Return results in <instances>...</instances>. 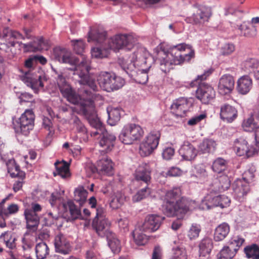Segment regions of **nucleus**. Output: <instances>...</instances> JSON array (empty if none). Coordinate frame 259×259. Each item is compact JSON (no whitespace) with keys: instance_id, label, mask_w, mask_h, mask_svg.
<instances>
[{"instance_id":"obj_51","label":"nucleus","mask_w":259,"mask_h":259,"mask_svg":"<svg viewBox=\"0 0 259 259\" xmlns=\"http://www.w3.org/2000/svg\"><path fill=\"white\" fill-rule=\"evenodd\" d=\"M238 248H231L229 246H225L218 254V259H232L235 255Z\"/></svg>"},{"instance_id":"obj_42","label":"nucleus","mask_w":259,"mask_h":259,"mask_svg":"<svg viewBox=\"0 0 259 259\" xmlns=\"http://www.w3.org/2000/svg\"><path fill=\"white\" fill-rule=\"evenodd\" d=\"M0 240L10 249H13L16 246V239L11 231H6L0 235Z\"/></svg>"},{"instance_id":"obj_38","label":"nucleus","mask_w":259,"mask_h":259,"mask_svg":"<svg viewBox=\"0 0 259 259\" xmlns=\"http://www.w3.org/2000/svg\"><path fill=\"white\" fill-rule=\"evenodd\" d=\"M56 171L54 172V175L61 176L62 178H67L69 177V165L64 161H57L55 163Z\"/></svg>"},{"instance_id":"obj_60","label":"nucleus","mask_w":259,"mask_h":259,"mask_svg":"<svg viewBox=\"0 0 259 259\" xmlns=\"http://www.w3.org/2000/svg\"><path fill=\"white\" fill-rule=\"evenodd\" d=\"M244 240L243 238L239 236H234L229 241L230 247L232 248H238L242 245Z\"/></svg>"},{"instance_id":"obj_61","label":"nucleus","mask_w":259,"mask_h":259,"mask_svg":"<svg viewBox=\"0 0 259 259\" xmlns=\"http://www.w3.org/2000/svg\"><path fill=\"white\" fill-rule=\"evenodd\" d=\"M218 206L222 208L227 207L229 206L231 200L227 196L224 195H218Z\"/></svg>"},{"instance_id":"obj_44","label":"nucleus","mask_w":259,"mask_h":259,"mask_svg":"<svg viewBox=\"0 0 259 259\" xmlns=\"http://www.w3.org/2000/svg\"><path fill=\"white\" fill-rule=\"evenodd\" d=\"M105 237L107 238L108 245L112 251L114 253L119 252L120 249L121 245L120 241L116 237L115 234L112 232Z\"/></svg>"},{"instance_id":"obj_22","label":"nucleus","mask_w":259,"mask_h":259,"mask_svg":"<svg viewBox=\"0 0 259 259\" xmlns=\"http://www.w3.org/2000/svg\"><path fill=\"white\" fill-rule=\"evenodd\" d=\"M198 150L188 141H185L179 150V153L183 159L191 161L197 155Z\"/></svg>"},{"instance_id":"obj_35","label":"nucleus","mask_w":259,"mask_h":259,"mask_svg":"<svg viewBox=\"0 0 259 259\" xmlns=\"http://www.w3.org/2000/svg\"><path fill=\"white\" fill-rule=\"evenodd\" d=\"M230 227L227 223L220 224L215 229L214 233V240L215 241H220L224 240L230 232Z\"/></svg>"},{"instance_id":"obj_46","label":"nucleus","mask_w":259,"mask_h":259,"mask_svg":"<svg viewBox=\"0 0 259 259\" xmlns=\"http://www.w3.org/2000/svg\"><path fill=\"white\" fill-rule=\"evenodd\" d=\"M35 253L37 259H44L49 253V248L44 242H40L35 246Z\"/></svg>"},{"instance_id":"obj_27","label":"nucleus","mask_w":259,"mask_h":259,"mask_svg":"<svg viewBox=\"0 0 259 259\" xmlns=\"http://www.w3.org/2000/svg\"><path fill=\"white\" fill-rule=\"evenodd\" d=\"M209 193L207 194L202 200L199 206L200 209L205 210L209 209L214 207L218 206V195L215 192L210 191V187L208 188Z\"/></svg>"},{"instance_id":"obj_2","label":"nucleus","mask_w":259,"mask_h":259,"mask_svg":"<svg viewBox=\"0 0 259 259\" xmlns=\"http://www.w3.org/2000/svg\"><path fill=\"white\" fill-rule=\"evenodd\" d=\"M156 60L160 68L164 73L168 72L173 65H180L189 62L194 57V51L190 46L185 43L173 46L166 50L163 45H160L155 49Z\"/></svg>"},{"instance_id":"obj_7","label":"nucleus","mask_w":259,"mask_h":259,"mask_svg":"<svg viewBox=\"0 0 259 259\" xmlns=\"http://www.w3.org/2000/svg\"><path fill=\"white\" fill-rule=\"evenodd\" d=\"M57 81L61 93L71 103L80 107V102H85L89 99V96H87L85 92L91 93V92L85 90L82 97H80L67 82L65 78L62 75H58Z\"/></svg>"},{"instance_id":"obj_10","label":"nucleus","mask_w":259,"mask_h":259,"mask_svg":"<svg viewBox=\"0 0 259 259\" xmlns=\"http://www.w3.org/2000/svg\"><path fill=\"white\" fill-rule=\"evenodd\" d=\"M143 128L139 124L128 123L122 128L119 135V140L124 144H132L143 136Z\"/></svg>"},{"instance_id":"obj_5","label":"nucleus","mask_w":259,"mask_h":259,"mask_svg":"<svg viewBox=\"0 0 259 259\" xmlns=\"http://www.w3.org/2000/svg\"><path fill=\"white\" fill-rule=\"evenodd\" d=\"M85 94L89 96V98L85 102H80L79 112L85 116L91 125L96 129V131L91 133L92 136H95L97 134H100L102 128H105L97 115L95 107V102L97 100H102V97L96 93L85 92Z\"/></svg>"},{"instance_id":"obj_16","label":"nucleus","mask_w":259,"mask_h":259,"mask_svg":"<svg viewBox=\"0 0 259 259\" xmlns=\"http://www.w3.org/2000/svg\"><path fill=\"white\" fill-rule=\"evenodd\" d=\"M100 133L97 134V135H100L99 145L106 152L111 151L116 139L115 135L105 128H102V131Z\"/></svg>"},{"instance_id":"obj_32","label":"nucleus","mask_w":259,"mask_h":259,"mask_svg":"<svg viewBox=\"0 0 259 259\" xmlns=\"http://www.w3.org/2000/svg\"><path fill=\"white\" fill-rule=\"evenodd\" d=\"M252 87V79L248 75H243L237 80V90L240 94H247L250 91Z\"/></svg>"},{"instance_id":"obj_37","label":"nucleus","mask_w":259,"mask_h":259,"mask_svg":"<svg viewBox=\"0 0 259 259\" xmlns=\"http://www.w3.org/2000/svg\"><path fill=\"white\" fill-rule=\"evenodd\" d=\"M217 144L212 139H204L198 145V150L201 153L213 152L216 148Z\"/></svg>"},{"instance_id":"obj_47","label":"nucleus","mask_w":259,"mask_h":259,"mask_svg":"<svg viewBox=\"0 0 259 259\" xmlns=\"http://www.w3.org/2000/svg\"><path fill=\"white\" fill-rule=\"evenodd\" d=\"M106 33L105 31L100 32L99 30H91L89 32L88 41L102 43L105 39Z\"/></svg>"},{"instance_id":"obj_3","label":"nucleus","mask_w":259,"mask_h":259,"mask_svg":"<svg viewBox=\"0 0 259 259\" xmlns=\"http://www.w3.org/2000/svg\"><path fill=\"white\" fill-rule=\"evenodd\" d=\"M181 190L180 187H174L166 192L162 209L167 217L177 215L181 218L188 211L198 207L195 201H188L181 198Z\"/></svg>"},{"instance_id":"obj_64","label":"nucleus","mask_w":259,"mask_h":259,"mask_svg":"<svg viewBox=\"0 0 259 259\" xmlns=\"http://www.w3.org/2000/svg\"><path fill=\"white\" fill-rule=\"evenodd\" d=\"M175 154V150L171 147L164 148L162 152V157L163 159L168 160H170Z\"/></svg>"},{"instance_id":"obj_25","label":"nucleus","mask_w":259,"mask_h":259,"mask_svg":"<svg viewBox=\"0 0 259 259\" xmlns=\"http://www.w3.org/2000/svg\"><path fill=\"white\" fill-rule=\"evenodd\" d=\"M231 181L225 175L220 176L215 179L209 185L210 191L222 192L227 190L230 186Z\"/></svg>"},{"instance_id":"obj_54","label":"nucleus","mask_w":259,"mask_h":259,"mask_svg":"<svg viewBox=\"0 0 259 259\" xmlns=\"http://www.w3.org/2000/svg\"><path fill=\"white\" fill-rule=\"evenodd\" d=\"M258 65V62L255 59L250 58L245 60L242 64V66L245 70L251 72L256 68Z\"/></svg>"},{"instance_id":"obj_12","label":"nucleus","mask_w":259,"mask_h":259,"mask_svg":"<svg viewBox=\"0 0 259 259\" xmlns=\"http://www.w3.org/2000/svg\"><path fill=\"white\" fill-rule=\"evenodd\" d=\"M233 148L236 154L239 156L250 157L259 152L258 146H256L254 143L249 146L246 139L243 137H239L235 140Z\"/></svg>"},{"instance_id":"obj_19","label":"nucleus","mask_w":259,"mask_h":259,"mask_svg":"<svg viewBox=\"0 0 259 259\" xmlns=\"http://www.w3.org/2000/svg\"><path fill=\"white\" fill-rule=\"evenodd\" d=\"M234 198L239 202L244 201L245 196L249 191V185L243 180L237 179L233 184Z\"/></svg>"},{"instance_id":"obj_30","label":"nucleus","mask_w":259,"mask_h":259,"mask_svg":"<svg viewBox=\"0 0 259 259\" xmlns=\"http://www.w3.org/2000/svg\"><path fill=\"white\" fill-rule=\"evenodd\" d=\"M151 68V63H149L147 65L141 67V69H136L132 72L134 74L132 76L129 74L128 75L131 77H134L135 81L140 84H145L148 80V72Z\"/></svg>"},{"instance_id":"obj_14","label":"nucleus","mask_w":259,"mask_h":259,"mask_svg":"<svg viewBox=\"0 0 259 259\" xmlns=\"http://www.w3.org/2000/svg\"><path fill=\"white\" fill-rule=\"evenodd\" d=\"M8 172L12 178H17L13 184V190L16 193L21 190L24 183L25 172L20 169L19 166L16 163L14 159L9 160L7 163Z\"/></svg>"},{"instance_id":"obj_28","label":"nucleus","mask_w":259,"mask_h":259,"mask_svg":"<svg viewBox=\"0 0 259 259\" xmlns=\"http://www.w3.org/2000/svg\"><path fill=\"white\" fill-rule=\"evenodd\" d=\"M238 112L233 106L224 104L221 107L220 116L224 121L231 123L237 117Z\"/></svg>"},{"instance_id":"obj_62","label":"nucleus","mask_w":259,"mask_h":259,"mask_svg":"<svg viewBox=\"0 0 259 259\" xmlns=\"http://www.w3.org/2000/svg\"><path fill=\"white\" fill-rule=\"evenodd\" d=\"M235 50V47L232 44H226L221 48V53L223 55H229Z\"/></svg>"},{"instance_id":"obj_15","label":"nucleus","mask_w":259,"mask_h":259,"mask_svg":"<svg viewBox=\"0 0 259 259\" xmlns=\"http://www.w3.org/2000/svg\"><path fill=\"white\" fill-rule=\"evenodd\" d=\"M211 16L210 8L204 6H199L196 8L193 15L186 19L188 23L194 24H202L208 21Z\"/></svg>"},{"instance_id":"obj_49","label":"nucleus","mask_w":259,"mask_h":259,"mask_svg":"<svg viewBox=\"0 0 259 259\" xmlns=\"http://www.w3.org/2000/svg\"><path fill=\"white\" fill-rule=\"evenodd\" d=\"M64 207H68L72 220L82 219L81 211L71 200H68L64 204Z\"/></svg>"},{"instance_id":"obj_53","label":"nucleus","mask_w":259,"mask_h":259,"mask_svg":"<svg viewBox=\"0 0 259 259\" xmlns=\"http://www.w3.org/2000/svg\"><path fill=\"white\" fill-rule=\"evenodd\" d=\"M258 124L254 121L253 117L251 116L244 120L242 126L244 131L251 132L255 131Z\"/></svg>"},{"instance_id":"obj_55","label":"nucleus","mask_w":259,"mask_h":259,"mask_svg":"<svg viewBox=\"0 0 259 259\" xmlns=\"http://www.w3.org/2000/svg\"><path fill=\"white\" fill-rule=\"evenodd\" d=\"M200 231V226L197 224H193L188 232V236L191 240L195 239L198 237Z\"/></svg>"},{"instance_id":"obj_18","label":"nucleus","mask_w":259,"mask_h":259,"mask_svg":"<svg viewBox=\"0 0 259 259\" xmlns=\"http://www.w3.org/2000/svg\"><path fill=\"white\" fill-rule=\"evenodd\" d=\"M235 80L232 75L226 74L222 75L218 83V91L223 95L232 93L234 89Z\"/></svg>"},{"instance_id":"obj_31","label":"nucleus","mask_w":259,"mask_h":259,"mask_svg":"<svg viewBox=\"0 0 259 259\" xmlns=\"http://www.w3.org/2000/svg\"><path fill=\"white\" fill-rule=\"evenodd\" d=\"M97 169L99 174L111 175L113 174V162L107 157H103L97 161Z\"/></svg>"},{"instance_id":"obj_33","label":"nucleus","mask_w":259,"mask_h":259,"mask_svg":"<svg viewBox=\"0 0 259 259\" xmlns=\"http://www.w3.org/2000/svg\"><path fill=\"white\" fill-rule=\"evenodd\" d=\"M233 27L240 31L241 34L245 36L253 37L256 34V28L249 22H243L241 24H234Z\"/></svg>"},{"instance_id":"obj_40","label":"nucleus","mask_w":259,"mask_h":259,"mask_svg":"<svg viewBox=\"0 0 259 259\" xmlns=\"http://www.w3.org/2000/svg\"><path fill=\"white\" fill-rule=\"evenodd\" d=\"M107 110L108 123L112 126L115 125L120 118V109L118 108L108 107Z\"/></svg>"},{"instance_id":"obj_41","label":"nucleus","mask_w":259,"mask_h":259,"mask_svg":"<svg viewBox=\"0 0 259 259\" xmlns=\"http://www.w3.org/2000/svg\"><path fill=\"white\" fill-rule=\"evenodd\" d=\"M227 167L228 161L221 157H218L213 161L211 168L214 172L221 174L226 170Z\"/></svg>"},{"instance_id":"obj_45","label":"nucleus","mask_w":259,"mask_h":259,"mask_svg":"<svg viewBox=\"0 0 259 259\" xmlns=\"http://www.w3.org/2000/svg\"><path fill=\"white\" fill-rule=\"evenodd\" d=\"M88 192L83 187H78L74 190V200L82 206L87 201Z\"/></svg>"},{"instance_id":"obj_23","label":"nucleus","mask_w":259,"mask_h":259,"mask_svg":"<svg viewBox=\"0 0 259 259\" xmlns=\"http://www.w3.org/2000/svg\"><path fill=\"white\" fill-rule=\"evenodd\" d=\"M190 105L186 98L178 99L171 105V112L177 117H184Z\"/></svg>"},{"instance_id":"obj_48","label":"nucleus","mask_w":259,"mask_h":259,"mask_svg":"<svg viewBox=\"0 0 259 259\" xmlns=\"http://www.w3.org/2000/svg\"><path fill=\"white\" fill-rule=\"evenodd\" d=\"M244 251L247 258L249 259H259V246L253 244L248 245L244 248Z\"/></svg>"},{"instance_id":"obj_57","label":"nucleus","mask_w":259,"mask_h":259,"mask_svg":"<svg viewBox=\"0 0 259 259\" xmlns=\"http://www.w3.org/2000/svg\"><path fill=\"white\" fill-rule=\"evenodd\" d=\"M60 219L59 215L57 213H54L52 211L47 212L45 214V219L48 225H51L55 223Z\"/></svg>"},{"instance_id":"obj_34","label":"nucleus","mask_w":259,"mask_h":259,"mask_svg":"<svg viewBox=\"0 0 259 259\" xmlns=\"http://www.w3.org/2000/svg\"><path fill=\"white\" fill-rule=\"evenodd\" d=\"M212 248V240L209 238L202 239L199 244V255L201 259H208Z\"/></svg>"},{"instance_id":"obj_8","label":"nucleus","mask_w":259,"mask_h":259,"mask_svg":"<svg viewBox=\"0 0 259 259\" xmlns=\"http://www.w3.org/2000/svg\"><path fill=\"white\" fill-rule=\"evenodd\" d=\"M22 81L35 93L42 90L47 80L45 73L41 70L33 69L25 72L21 77Z\"/></svg>"},{"instance_id":"obj_26","label":"nucleus","mask_w":259,"mask_h":259,"mask_svg":"<svg viewBox=\"0 0 259 259\" xmlns=\"http://www.w3.org/2000/svg\"><path fill=\"white\" fill-rule=\"evenodd\" d=\"M25 52H36L42 50H48L49 43L42 37L36 38L33 42L28 44L21 43Z\"/></svg>"},{"instance_id":"obj_11","label":"nucleus","mask_w":259,"mask_h":259,"mask_svg":"<svg viewBox=\"0 0 259 259\" xmlns=\"http://www.w3.org/2000/svg\"><path fill=\"white\" fill-rule=\"evenodd\" d=\"M35 115L31 109H26L18 119L13 122L14 128L17 133L27 135L34 126Z\"/></svg>"},{"instance_id":"obj_58","label":"nucleus","mask_w":259,"mask_h":259,"mask_svg":"<svg viewBox=\"0 0 259 259\" xmlns=\"http://www.w3.org/2000/svg\"><path fill=\"white\" fill-rule=\"evenodd\" d=\"M150 193L149 189L145 187L144 188L142 189L139 191L133 197V200L134 202H138L145 198L149 195Z\"/></svg>"},{"instance_id":"obj_20","label":"nucleus","mask_w":259,"mask_h":259,"mask_svg":"<svg viewBox=\"0 0 259 259\" xmlns=\"http://www.w3.org/2000/svg\"><path fill=\"white\" fill-rule=\"evenodd\" d=\"M164 218L156 214L147 215L142 225L144 232H155L160 227Z\"/></svg>"},{"instance_id":"obj_56","label":"nucleus","mask_w":259,"mask_h":259,"mask_svg":"<svg viewBox=\"0 0 259 259\" xmlns=\"http://www.w3.org/2000/svg\"><path fill=\"white\" fill-rule=\"evenodd\" d=\"M225 15H232L234 17H237L239 19H241L243 16V12L238 10L235 6L232 5L225 9Z\"/></svg>"},{"instance_id":"obj_6","label":"nucleus","mask_w":259,"mask_h":259,"mask_svg":"<svg viewBox=\"0 0 259 259\" xmlns=\"http://www.w3.org/2000/svg\"><path fill=\"white\" fill-rule=\"evenodd\" d=\"M150 54L147 50L142 46L138 47L136 51L130 57V60L122 58H119L118 63L122 69L132 76L136 68L143 67L149 63Z\"/></svg>"},{"instance_id":"obj_4","label":"nucleus","mask_w":259,"mask_h":259,"mask_svg":"<svg viewBox=\"0 0 259 259\" xmlns=\"http://www.w3.org/2000/svg\"><path fill=\"white\" fill-rule=\"evenodd\" d=\"M136 39L133 35L128 34H118L107 40L108 48L103 50L99 48H93L91 50L92 57L101 59L107 57L109 50L117 52L120 50H130L135 46Z\"/></svg>"},{"instance_id":"obj_29","label":"nucleus","mask_w":259,"mask_h":259,"mask_svg":"<svg viewBox=\"0 0 259 259\" xmlns=\"http://www.w3.org/2000/svg\"><path fill=\"white\" fill-rule=\"evenodd\" d=\"M151 168L150 166L146 163L141 164L136 169L135 177L137 180L141 181L146 184L150 182Z\"/></svg>"},{"instance_id":"obj_36","label":"nucleus","mask_w":259,"mask_h":259,"mask_svg":"<svg viewBox=\"0 0 259 259\" xmlns=\"http://www.w3.org/2000/svg\"><path fill=\"white\" fill-rule=\"evenodd\" d=\"M24 215L26 221L27 228L32 229L34 230L36 229L39 222L38 215L32 211H28V209H26L24 211Z\"/></svg>"},{"instance_id":"obj_1","label":"nucleus","mask_w":259,"mask_h":259,"mask_svg":"<svg viewBox=\"0 0 259 259\" xmlns=\"http://www.w3.org/2000/svg\"><path fill=\"white\" fill-rule=\"evenodd\" d=\"M71 43L75 52L81 55L80 59L73 56L69 50L64 48L55 50L56 58L60 62L73 66L74 74L78 76L80 83L88 85L94 91H96L98 88L96 76L89 73L90 60L82 54L85 47L84 42L82 39H74L71 40Z\"/></svg>"},{"instance_id":"obj_17","label":"nucleus","mask_w":259,"mask_h":259,"mask_svg":"<svg viewBox=\"0 0 259 259\" xmlns=\"http://www.w3.org/2000/svg\"><path fill=\"white\" fill-rule=\"evenodd\" d=\"M196 96L203 104H208L215 97V92L210 85L200 84L196 92Z\"/></svg>"},{"instance_id":"obj_39","label":"nucleus","mask_w":259,"mask_h":259,"mask_svg":"<svg viewBox=\"0 0 259 259\" xmlns=\"http://www.w3.org/2000/svg\"><path fill=\"white\" fill-rule=\"evenodd\" d=\"M127 200L126 197L120 191L114 193L110 203V207L113 209H117L122 205Z\"/></svg>"},{"instance_id":"obj_24","label":"nucleus","mask_w":259,"mask_h":259,"mask_svg":"<svg viewBox=\"0 0 259 259\" xmlns=\"http://www.w3.org/2000/svg\"><path fill=\"white\" fill-rule=\"evenodd\" d=\"M54 245L55 250L57 252L67 254L71 251V245L69 241L62 234H59L56 236Z\"/></svg>"},{"instance_id":"obj_50","label":"nucleus","mask_w":259,"mask_h":259,"mask_svg":"<svg viewBox=\"0 0 259 259\" xmlns=\"http://www.w3.org/2000/svg\"><path fill=\"white\" fill-rule=\"evenodd\" d=\"M72 119L74 125L77 131L78 134L79 135L80 138H82L84 141L87 140L88 136L87 130L85 127L77 117L74 116Z\"/></svg>"},{"instance_id":"obj_9","label":"nucleus","mask_w":259,"mask_h":259,"mask_svg":"<svg viewBox=\"0 0 259 259\" xmlns=\"http://www.w3.org/2000/svg\"><path fill=\"white\" fill-rule=\"evenodd\" d=\"M100 88L108 92L120 89L124 84V79L114 73L101 72L97 77Z\"/></svg>"},{"instance_id":"obj_13","label":"nucleus","mask_w":259,"mask_h":259,"mask_svg":"<svg viewBox=\"0 0 259 259\" xmlns=\"http://www.w3.org/2000/svg\"><path fill=\"white\" fill-rule=\"evenodd\" d=\"M160 137V134L158 131L149 133L140 145V155L146 157L152 154L158 145Z\"/></svg>"},{"instance_id":"obj_43","label":"nucleus","mask_w":259,"mask_h":259,"mask_svg":"<svg viewBox=\"0 0 259 259\" xmlns=\"http://www.w3.org/2000/svg\"><path fill=\"white\" fill-rule=\"evenodd\" d=\"M143 230L142 226L136 228L133 232V236L135 243L138 245H143L146 244L147 241V236L143 234Z\"/></svg>"},{"instance_id":"obj_21","label":"nucleus","mask_w":259,"mask_h":259,"mask_svg":"<svg viewBox=\"0 0 259 259\" xmlns=\"http://www.w3.org/2000/svg\"><path fill=\"white\" fill-rule=\"evenodd\" d=\"M110 221L107 218H101L100 219H94L93 227L96 230L98 234L104 237L112 232L110 230Z\"/></svg>"},{"instance_id":"obj_59","label":"nucleus","mask_w":259,"mask_h":259,"mask_svg":"<svg viewBox=\"0 0 259 259\" xmlns=\"http://www.w3.org/2000/svg\"><path fill=\"white\" fill-rule=\"evenodd\" d=\"M61 196L62 193L57 191L51 194L49 202L52 207L57 206L61 201Z\"/></svg>"},{"instance_id":"obj_63","label":"nucleus","mask_w":259,"mask_h":259,"mask_svg":"<svg viewBox=\"0 0 259 259\" xmlns=\"http://www.w3.org/2000/svg\"><path fill=\"white\" fill-rule=\"evenodd\" d=\"M255 170L254 168H251L246 171H245L243 175V178L241 180H243L247 182L248 184L253 179L254 177V172Z\"/></svg>"},{"instance_id":"obj_52","label":"nucleus","mask_w":259,"mask_h":259,"mask_svg":"<svg viewBox=\"0 0 259 259\" xmlns=\"http://www.w3.org/2000/svg\"><path fill=\"white\" fill-rule=\"evenodd\" d=\"M170 259H188L185 249L182 245L173 247Z\"/></svg>"}]
</instances>
